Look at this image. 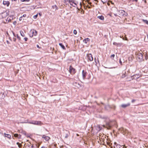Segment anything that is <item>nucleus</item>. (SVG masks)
Here are the masks:
<instances>
[{
	"mask_svg": "<svg viewBox=\"0 0 148 148\" xmlns=\"http://www.w3.org/2000/svg\"><path fill=\"white\" fill-rule=\"evenodd\" d=\"M27 123L29 124H32L35 125H41L42 124V123L40 121H32L31 122L27 121Z\"/></svg>",
	"mask_w": 148,
	"mask_h": 148,
	"instance_id": "obj_2",
	"label": "nucleus"
},
{
	"mask_svg": "<svg viewBox=\"0 0 148 148\" xmlns=\"http://www.w3.org/2000/svg\"><path fill=\"white\" fill-rule=\"evenodd\" d=\"M90 41V39L88 38H85L83 40V42L85 43H87L88 41Z\"/></svg>",
	"mask_w": 148,
	"mask_h": 148,
	"instance_id": "obj_18",
	"label": "nucleus"
},
{
	"mask_svg": "<svg viewBox=\"0 0 148 148\" xmlns=\"http://www.w3.org/2000/svg\"><path fill=\"white\" fill-rule=\"evenodd\" d=\"M89 4H91V3H89Z\"/></svg>",
	"mask_w": 148,
	"mask_h": 148,
	"instance_id": "obj_52",
	"label": "nucleus"
},
{
	"mask_svg": "<svg viewBox=\"0 0 148 148\" xmlns=\"http://www.w3.org/2000/svg\"><path fill=\"white\" fill-rule=\"evenodd\" d=\"M73 33L75 34H77V31L76 30H73Z\"/></svg>",
	"mask_w": 148,
	"mask_h": 148,
	"instance_id": "obj_32",
	"label": "nucleus"
},
{
	"mask_svg": "<svg viewBox=\"0 0 148 148\" xmlns=\"http://www.w3.org/2000/svg\"><path fill=\"white\" fill-rule=\"evenodd\" d=\"M37 34V32L35 29L31 30L29 34V36L32 37L34 36H36Z\"/></svg>",
	"mask_w": 148,
	"mask_h": 148,
	"instance_id": "obj_3",
	"label": "nucleus"
},
{
	"mask_svg": "<svg viewBox=\"0 0 148 148\" xmlns=\"http://www.w3.org/2000/svg\"><path fill=\"white\" fill-rule=\"evenodd\" d=\"M96 128L97 131H99L101 130V127L99 125H97L96 126Z\"/></svg>",
	"mask_w": 148,
	"mask_h": 148,
	"instance_id": "obj_16",
	"label": "nucleus"
},
{
	"mask_svg": "<svg viewBox=\"0 0 148 148\" xmlns=\"http://www.w3.org/2000/svg\"><path fill=\"white\" fill-rule=\"evenodd\" d=\"M113 44L114 45H116L117 47H121L122 45V43H117L115 42H113Z\"/></svg>",
	"mask_w": 148,
	"mask_h": 148,
	"instance_id": "obj_11",
	"label": "nucleus"
},
{
	"mask_svg": "<svg viewBox=\"0 0 148 148\" xmlns=\"http://www.w3.org/2000/svg\"><path fill=\"white\" fill-rule=\"evenodd\" d=\"M101 1L104 4L107 2L108 0H101Z\"/></svg>",
	"mask_w": 148,
	"mask_h": 148,
	"instance_id": "obj_28",
	"label": "nucleus"
},
{
	"mask_svg": "<svg viewBox=\"0 0 148 148\" xmlns=\"http://www.w3.org/2000/svg\"><path fill=\"white\" fill-rule=\"evenodd\" d=\"M127 81H129L131 80H132V79H131V78H130V77H127Z\"/></svg>",
	"mask_w": 148,
	"mask_h": 148,
	"instance_id": "obj_30",
	"label": "nucleus"
},
{
	"mask_svg": "<svg viewBox=\"0 0 148 148\" xmlns=\"http://www.w3.org/2000/svg\"><path fill=\"white\" fill-rule=\"evenodd\" d=\"M26 16V15L25 14H23L22 16H23V17H25Z\"/></svg>",
	"mask_w": 148,
	"mask_h": 148,
	"instance_id": "obj_39",
	"label": "nucleus"
},
{
	"mask_svg": "<svg viewBox=\"0 0 148 148\" xmlns=\"http://www.w3.org/2000/svg\"><path fill=\"white\" fill-rule=\"evenodd\" d=\"M16 37H17V38L19 40H21V38L19 36H18V34H17L16 35Z\"/></svg>",
	"mask_w": 148,
	"mask_h": 148,
	"instance_id": "obj_29",
	"label": "nucleus"
},
{
	"mask_svg": "<svg viewBox=\"0 0 148 148\" xmlns=\"http://www.w3.org/2000/svg\"><path fill=\"white\" fill-rule=\"evenodd\" d=\"M126 72H125V73H123V74L122 75V78H124L126 76Z\"/></svg>",
	"mask_w": 148,
	"mask_h": 148,
	"instance_id": "obj_26",
	"label": "nucleus"
},
{
	"mask_svg": "<svg viewBox=\"0 0 148 148\" xmlns=\"http://www.w3.org/2000/svg\"><path fill=\"white\" fill-rule=\"evenodd\" d=\"M20 33L21 35L23 37H24L25 36V34L22 31H20Z\"/></svg>",
	"mask_w": 148,
	"mask_h": 148,
	"instance_id": "obj_21",
	"label": "nucleus"
},
{
	"mask_svg": "<svg viewBox=\"0 0 148 148\" xmlns=\"http://www.w3.org/2000/svg\"><path fill=\"white\" fill-rule=\"evenodd\" d=\"M76 135H77V136H79V134H76Z\"/></svg>",
	"mask_w": 148,
	"mask_h": 148,
	"instance_id": "obj_49",
	"label": "nucleus"
},
{
	"mask_svg": "<svg viewBox=\"0 0 148 148\" xmlns=\"http://www.w3.org/2000/svg\"><path fill=\"white\" fill-rule=\"evenodd\" d=\"M27 141H28V140H27Z\"/></svg>",
	"mask_w": 148,
	"mask_h": 148,
	"instance_id": "obj_56",
	"label": "nucleus"
},
{
	"mask_svg": "<svg viewBox=\"0 0 148 148\" xmlns=\"http://www.w3.org/2000/svg\"><path fill=\"white\" fill-rule=\"evenodd\" d=\"M13 41L14 42H15L16 41V38H13Z\"/></svg>",
	"mask_w": 148,
	"mask_h": 148,
	"instance_id": "obj_40",
	"label": "nucleus"
},
{
	"mask_svg": "<svg viewBox=\"0 0 148 148\" xmlns=\"http://www.w3.org/2000/svg\"><path fill=\"white\" fill-rule=\"evenodd\" d=\"M23 16H21V17H20V18H19V20L20 21H21L22 20H23L24 19H23Z\"/></svg>",
	"mask_w": 148,
	"mask_h": 148,
	"instance_id": "obj_35",
	"label": "nucleus"
},
{
	"mask_svg": "<svg viewBox=\"0 0 148 148\" xmlns=\"http://www.w3.org/2000/svg\"><path fill=\"white\" fill-rule=\"evenodd\" d=\"M88 61H92L93 60V58L92 56H87Z\"/></svg>",
	"mask_w": 148,
	"mask_h": 148,
	"instance_id": "obj_14",
	"label": "nucleus"
},
{
	"mask_svg": "<svg viewBox=\"0 0 148 148\" xmlns=\"http://www.w3.org/2000/svg\"><path fill=\"white\" fill-rule=\"evenodd\" d=\"M130 103H128L127 104H122L121 105V106L123 108H125L127 107L128 106H130Z\"/></svg>",
	"mask_w": 148,
	"mask_h": 148,
	"instance_id": "obj_15",
	"label": "nucleus"
},
{
	"mask_svg": "<svg viewBox=\"0 0 148 148\" xmlns=\"http://www.w3.org/2000/svg\"><path fill=\"white\" fill-rule=\"evenodd\" d=\"M14 136L15 137H18V135L17 134H14Z\"/></svg>",
	"mask_w": 148,
	"mask_h": 148,
	"instance_id": "obj_31",
	"label": "nucleus"
},
{
	"mask_svg": "<svg viewBox=\"0 0 148 148\" xmlns=\"http://www.w3.org/2000/svg\"><path fill=\"white\" fill-rule=\"evenodd\" d=\"M111 56H114V54H113V55H112Z\"/></svg>",
	"mask_w": 148,
	"mask_h": 148,
	"instance_id": "obj_54",
	"label": "nucleus"
},
{
	"mask_svg": "<svg viewBox=\"0 0 148 148\" xmlns=\"http://www.w3.org/2000/svg\"><path fill=\"white\" fill-rule=\"evenodd\" d=\"M16 144L18 145V147L21 148L22 147V145L21 143H20L18 142Z\"/></svg>",
	"mask_w": 148,
	"mask_h": 148,
	"instance_id": "obj_24",
	"label": "nucleus"
},
{
	"mask_svg": "<svg viewBox=\"0 0 148 148\" xmlns=\"http://www.w3.org/2000/svg\"><path fill=\"white\" fill-rule=\"evenodd\" d=\"M37 16H38V15L37 14L36 15L34 16L33 18L34 19H36L37 18Z\"/></svg>",
	"mask_w": 148,
	"mask_h": 148,
	"instance_id": "obj_34",
	"label": "nucleus"
},
{
	"mask_svg": "<svg viewBox=\"0 0 148 148\" xmlns=\"http://www.w3.org/2000/svg\"><path fill=\"white\" fill-rule=\"evenodd\" d=\"M10 2L8 1H3V4L4 5H6L7 6H8L10 5Z\"/></svg>",
	"mask_w": 148,
	"mask_h": 148,
	"instance_id": "obj_10",
	"label": "nucleus"
},
{
	"mask_svg": "<svg viewBox=\"0 0 148 148\" xmlns=\"http://www.w3.org/2000/svg\"><path fill=\"white\" fill-rule=\"evenodd\" d=\"M123 36H120V37L121 38H122V39H123V40H124V38H123Z\"/></svg>",
	"mask_w": 148,
	"mask_h": 148,
	"instance_id": "obj_41",
	"label": "nucleus"
},
{
	"mask_svg": "<svg viewBox=\"0 0 148 148\" xmlns=\"http://www.w3.org/2000/svg\"><path fill=\"white\" fill-rule=\"evenodd\" d=\"M68 0H64L63 1L64 3L66 4V5L68 4Z\"/></svg>",
	"mask_w": 148,
	"mask_h": 148,
	"instance_id": "obj_27",
	"label": "nucleus"
},
{
	"mask_svg": "<svg viewBox=\"0 0 148 148\" xmlns=\"http://www.w3.org/2000/svg\"><path fill=\"white\" fill-rule=\"evenodd\" d=\"M112 56L113 57H114V56Z\"/></svg>",
	"mask_w": 148,
	"mask_h": 148,
	"instance_id": "obj_57",
	"label": "nucleus"
},
{
	"mask_svg": "<svg viewBox=\"0 0 148 148\" xmlns=\"http://www.w3.org/2000/svg\"><path fill=\"white\" fill-rule=\"evenodd\" d=\"M107 4L108 5H110V4L109 3H107Z\"/></svg>",
	"mask_w": 148,
	"mask_h": 148,
	"instance_id": "obj_47",
	"label": "nucleus"
},
{
	"mask_svg": "<svg viewBox=\"0 0 148 148\" xmlns=\"http://www.w3.org/2000/svg\"><path fill=\"white\" fill-rule=\"evenodd\" d=\"M132 1H135L136 2L137 1V0H132Z\"/></svg>",
	"mask_w": 148,
	"mask_h": 148,
	"instance_id": "obj_44",
	"label": "nucleus"
},
{
	"mask_svg": "<svg viewBox=\"0 0 148 148\" xmlns=\"http://www.w3.org/2000/svg\"><path fill=\"white\" fill-rule=\"evenodd\" d=\"M24 39L25 41H27L28 40V38H25Z\"/></svg>",
	"mask_w": 148,
	"mask_h": 148,
	"instance_id": "obj_37",
	"label": "nucleus"
},
{
	"mask_svg": "<svg viewBox=\"0 0 148 148\" xmlns=\"http://www.w3.org/2000/svg\"><path fill=\"white\" fill-rule=\"evenodd\" d=\"M69 2L71 5L75 7L77 5V3L74 2L73 0H69Z\"/></svg>",
	"mask_w": 148,
	"mask_h": 148,
	"instance_id": "obj_6",
	"label": "nucleus"
},
{
	"mask_svg": "<svg viewBox=\"0 0 148 148\" xmlns=\"http://www.w3.org/2000/svg\"><path fill=\"white\" fill-rule=\"evenodd\" d=\"M119 12L120 13H121L123 15H125L126 16L127 15V13H126L125 14H124V13H125V11L123 10H120L119 11Z\"/></svg>",
	"mask_w": 148,
	"mask_h": 148,
	"instance_id": "obj_17",
	"label": "nucleus"
},
{
	"mask_svg": "<svg viewBox=\"0 0 148 148\" xmlns=\"http://www.w3.org/2000/svg\"><path fill=\"white\" fill-rule=\"evenodd\" d=\"M125 40H127V39L126 37H125Z\"/></svg>",
	"mask_w": 148,
	"mask_h": 148,
	"instance_id": "obj_46",
	"label": "nucleus"
},
{
	"mask_svg": "<svg viewBox=\"0 0 148 148\" xmlns=\"http://www.w3.org/2000/svg\"><path fill=\"white\" fill-rule=\"evenodd\" d=\"M37 47H39V46H38V45H37Z\"/></svg>",
	"mask_w": 148,
	"mask_h": 148,
	"instance_id": "obj_51",
	"label": "nucleus"
},
{
	"mask_svg": "<svg viewBox=\"0 0 148 148\" xmlns=\"http://www.w3.org/2000/svg\"><path fill=\"white\" fill-rule=\"evenodd\" d=\"M52 8L53 9H55V10H56L58 9V8L56 5H55L52 6Z\"/></svg>",
	"mask_w": 148,
	"mask_h": 148,
	"instance_id": "obj_23",
	"label": "nucleus"
},
{
	"mask_svg": "<svg viewBox=\"0 0 148 148\" xmlns=\"http://www.w3.org/2000/svg\"><path fill=\"white\" fill-rule=\"evenodd\" d=\"M98 18L100 19L101 20H104V17L103 16H98L97 17Z\"/></svg>",
	"mask_w": 148,
	"mask_h": 148,
	"instance_id": "obj_22",
	"label": "nucleus"
},
{
	"mask_svg": "<svg viewBox=\"0 0 148 148\" xmlns=\"http://www.w3.org/2000/svg\"><path fill=\"white\" fill-rule=\"evenodd\" d=\"M42 138L46 141H48L50 139V138L49 137L46 136L45 135H43L42 136Z\"/></svg>",
	"mask_w": 148,
	"mask_h": 148,
	"instance_id": "obj_7",
	"label": "nucleus"
},
{
	"mask_svg": "<svg viewBox=\"0 0 148 148\" xmlns=\"http://www.w3.org/2000/svg\"><path fill=\"white\" fill-rule=\"evenodd\" d=\"M140 76L138 74H136L134 75L133 76H131L130 77V78H131L132 79H137L139 78Z\"/></svg>",
	"mask_w": 148,
	"mask_h": 148,
	"instance_id": "obj_5",
	"label": "nucleus"
},
{
	"mask_svg": "<svg viewBox=\"0 0 148 148\" xmlns=\"http://www.w3.org/2000/svg\"><path fill=\"white\" fill-rule=\"evenodd\" d=\"M68 136L69 134H66L65 136V137L66 138H67L68 137Z\"/></svg>",
	"mask_w": 148,
	"mask_h": 148,
	"instance_id": "obj_36",
	"label": "nucleus"
},
{
	"mask_svg": "<svg viewBox=\"0 0 148 148\" xmlns=\"http://www.w3.org/2000/svg\"><path fill=\"white\" fill-rule=\"evenodd\" d=\"M86 71L83 70L82 71V78L84 79L86 77Z\"/></svg>",
	"mask_w": 148,
	"mask_h": 148,
	"instance_id": "obj_9",
	"label": "nucleus"
},
{
	"mask_svg": "<svg viewBox=\"0 0 148 148\" xmlns=\"http://www.w3.org/2000/svg\"><path fill=\"white\" fill-rule=\"evenodd\" d=\"M21 138V136H20V137H19L18 138Z\"/></svg>",
	"mask_w": 148,
	"mask_h": 148,
	"instance_id": "obj_55",
	"label": "nucleus"
},
{
	"mask_svg": "<svg viewBox=\"0 0 148 148\" xmlns=\"http://www.w3.org/2000/svg\"><path fill=\"white\" fill-rule=\"evenodd\" d=\"M13 35H14V36L16 37V35H15V34L14 32H13Z\"/></svg>",
	"mask_w": 148,
	"mask_h": 148,
	"instance_id": "obj_42",
	"label": "nucleus"
},
{
	"mask_svg": "<svg viewBox=\"0 0 148 148\" xmlns=\"http://www.w3.org/2000/svg\"><path fill=\"white\" fill-rule=\"evenodd\" d=\"M95 0V1H96V0Z\"/></svg>",
	"mask_w": 148,
	"mask_h": 148,
	"instance_id": "obj_58",
	"label": "nucleus"
},
{
	"mask_svg": "<svg viewBox=\"0 0 148 148\" xmlns=\"http://www.w3.org/2000/svg\"><path fill=\"white\" fill-rule=\"evenodd\" d=\"M136 101L135 99H133L132 100V103H134V102H135Z\"/></svg>",
	"mask_w": 148,
	"mask_h": 148,
	"instance_id": "obj_38",
	"label": "nucleus"
},
{
	"mask_svg": "<svg viewBox=\"0 0 148 148\" xmlns=\"http://www.w3.org/2000/svg\"><path fill=\"white\" fill-rule=\"evenodd\" d=\"M143 1H144L145 3H146V0H143Z\"/></svg>",
	"mask_w": 148,
	"mask_h": 148,
	"instance_id": "obj_43",
	"label": "nucleus"
},
{
	"mask_svg": "<svg viewBox=\"0 0 148 148\" xmlns=\"http://www.w3.org/2000/svg\"><path fill=\"white\" fill-rule=\"evenodd\" d=\"M4 135L5 137H6L10 139H11V136L10 135L6 134L5 133H4Z\"/></svg>",
	"mask_w": 148,
	"mask_h": 148,
	"instance_id": "obj_12",
	"label": "nucleus"
},
{
	"mask_svg": "<svg viewBox=\"0 0 148 148\" xmlns=\"http://www.w3.org/2000/svg\"><path fill=\"white\" fill-rule=\"evenodd\" d=\"M143 21L145 23L148 25V21L146 20L142 19Z\"/></svg>",
	"mask_w": 148,
	"mask_h": 148,
	"instance_id": "obj_25",
	"label": "nucleus"
},
{
	"mask_svg": "<svg viewBox=\"0 0 148 148\" xmlns=\"http://www.w3.org/2000/svg\"><path fill=\"white\" fill-rule=\"evenodd\" d=\"M33 147V145H32V147Z\"/></svg>",
	"mask_w": 148,
	"mask_h": 148,
	"instance_id": "obj_53",
	"label": "nucleus"
},
{
	"mask_svg": "<svg viewBox=\"0 0 148 148\" xmlns=\"http://www.w3.org/2000/svg\"><path fill=\"white\" fill-rule=\"evenodd\" d=\"M41 148H45V147H41Z\"/></svg>",
	"mask_w": 148,
	"mask_h": 148,
	"instance_id": "obj_50",
	"label": "nucleus"
},
{
	"mask_svg": "<svg viewBox=\"0 0 148 148\" xmlns=\"http://www.w3.org/2000/svg\"><path fill=\"white\" fill-rule=\"evenodd\" d=\"M69 71L71 74H74L75 73V69L73 68L71 66H70Z\"/></svg>",
	"mask_w": 148,
	"mask_h": 148,
	"instance_id": "obj_4",
	"label": "nucleus"
},
{
	"mask_svg": "<svg viewBox=\"0 0 148 148\" xmlns=\"http://www.w3.org/2000/svg\"><path fill=\"white\" fill-rule=\"evenodd\" d=\"M1 15L3 18H5L6 16H8V14L7 12H4L1 14Z\"/></svg>",
	"mask_w": 148,
	"mask_h": 148,
	"instance_id": "obj_13",
	"label": "nucleus"
},
{
	"mask_svg": "<svg viewBox=\"0 0 148 148\" xmlns=\"http://www.w3.org/2000/svg\"><path fill=\"white\" fill-rule=\"evenodd\" d=\"M148 58V56H137L136 59L139 62H141L144 61L145 59L147 60Z\"/></svg>",
	"mask_w": 148,
	"mask_h": 148,
	"instance_id": "obj_1",
	"label": "nucleus"
},
{
	"mask_svg": "<svg viewBox=\"0 0 148 148\" xmlns=\"http://www.w3.org/2000/svg\"><path fill=\"white\" fill-rule=\"evenodd\" d=\"M114 147V148H121V146L119 144H117L115 142Z\"/></svg>",
	"mask_w": 148,
	"mask_h": 148,
	"instance_id": "obj_8",
	"label": "nucleus"
},
{
	"mask_svg": "<svg viewBox=\"0 0 148 148\" xmlns=\"http://www.w3.org/2000/svg\"><path fill=\"white\" fill-rule=\"evenodd\" d=\"M59 45L61 46V47L63 49H65V47L61 43H59Z\"/></svg>",
	"mask_w": 148,
	"mask_h": 148,
	"instance_id": "obj_20",
	"label": "nucleus"
},
{
	"mask_svg": "<svg viewBox=\"0 0 148 148\" xmlns=\"http://www.w3.org/2000/svg\"><path fill=\"white\" fill-rule=\"evenodd\" d=\"M29 0H21V1L22 2L26 1L28 2L29 1Z\"/></svg>",
	"mask_w": 148,
	"mask_h": 148,
	"instance_id": "obj_33",
	"label": "nucleus"
},
{
	"mask_svg": "<svg viewBox=\"0 0 148 148\" xmlns=\"http://www.w3.org/2000/svg\"><path fill=\"white\" fill-rule=\"evenodd\" d=\"M123 148H131L130 147H123Z\"/></svg>",
	"mask_w": 148,
	"mask_h": 148,
	"instance_id": "obj_45",
	"label": "nucleus"
},
{
	"mask_svg": "<svg viewBox=\"0 0 148 148\" xmlns=\"http://www.w3.org/2000/svg\"><path fill=\"white\" fill-rule=\"evenodd\" d=\"M119 62L121 64H122V62H124V60H123V56H122L121 58H120Z\"/></svg>",
	"mask_w": 148,
	"mask_h": 148,
	"instance_id": "obj_19",
	"label": "nucleus"
},
{
	"mask_svg": "<svg viewBox=\"0 0 148 148\" xmlns=\"http://www.w3.org/2000/svg\"><path fill=\"white\" fill-rule=\"evenodd\" d=\"M7 42L8 44L9 43V41H8V40H7Z\"/></svg>",
	"mask_w": 148,
	"mask_h": 148,
	"instance_id": "obj_48",
	"label": "nucleus"
}]
</instances>
